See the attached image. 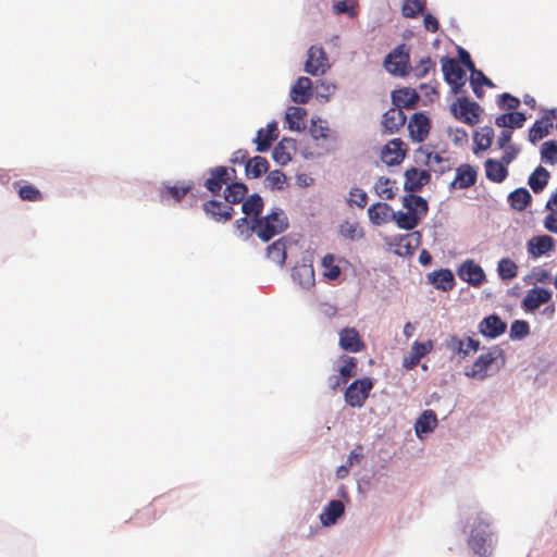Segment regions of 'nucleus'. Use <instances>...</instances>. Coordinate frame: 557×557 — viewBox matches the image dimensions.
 Wrapping results in <instances>:
<instances>
[{"mask_svg":"<svg viewBox=\"0 0 557 557\" xmlns=\"http://www.w3.org/2000/svg\"><path fill=\"white\" fill-rule=\"evenodd\" d=\"M541 159L548 164L557 163V141H545L541 147Z\"/></svg>","mask_w":557,"mask_h":557,"instance_id":"49","label":"nucleus"},{"mask_svg":"<svg viewBox=\"0 0 557 557\" xmlns=\"http://www.w3.org/2000/svg\"><path fill=\"white\" fill-rule=\"evenodd\" d=\"M420 239L421 234L419 232L395 236L393 239L395 252L398 256H411L420 245Z\"/></svg>","mask_w":557,"mask_h":557,"instance_id":"14","label":"nucleus"},{"mask_svg":"<svg viewBox=\"0 0 557 557\" xmlns=\"http://www.w3.org/2000/svg\"><path fill=\"white\" fill-rule=\"evenodd\" d=\"M395 182L386 177H380L374 184V190L381 198L391 200L395 197Z\"/></svg>","mask_w":557,"mask_h":557,"instance_id":"44","label":"nucleus"},{"mask_svg":"<svg viewBox=\"0 0 557 557\" xmlns=\"http://www.w3.org/2000/svg\"><path fill=\"white\" fill-rule=\"evenodd\" d=\"M549 177L550 173L540 165L529 176L528 184L535 194H539L547 186Z\"/></svg>","mask_w":557,"mask_h":557,"instance_id":"33","label":"nucleus"},{"mask_svg":"<svg viewBox=\"0 0 557 557\" xmlns=\"http://www.w3.org/2000/svg\"><path fill=\"white\" fill-rule=\"evenodd\" d=\"M458 276L468 284L479 287L485 280V273L482 267L472 259L466 260L458 269Z\"/></svg>","mask_w":557,"mask_h":557,"instance_id":"11","label":"nucleus"},{"mask_svg":"<svg viewBox=\"0 0 557 557\" xmlns=\"http://www.w3.org/2000/svg\"><path fill=\"white\" fill-rule=\"evenodd\" d=\"M494 137V129L490 126H484L474 133L473 140L475 144L474 152L486 150L491 147Z\"/></svg>","mask_w":557,"mask_h":557,"instance_id":"37","label":"nucleus"},{"mask_svg":"<svg viewBox=\"0 0 557 557\" xmlns=\"http://www.w3.org/2000/svg\"><path fill=\"white\" fill-rule=\"evenodd\" d=\"M549 213L544 219V227L554 234H557V210H548Z\"/></svg>","mask_w":557,"mask_h":557,"instance_id":"62","label":"nucleus"},{"mask_svg":"<svg viewBox=\"0 0 557 557\" xmlns=\"http://www.w3.org/2000/svg\"><path fill=\"white\" fill-rule=\"evenodd\" d=\"M403 205L408 209V212L418 214L420 220L422 216L426 215L429 210L426 200L413 193H410L403 198Z\"/></svg>","mask_w":557,"mask_h":557,"instance_id":"30","label":"nucleus"},{"mask_svg":"<svg viewBox=\"0 0 557 557\" xmlns=\"http://www.w3.org/2000/svg\"><path fill=\"white\" fill-rule=\"evenodd\" d=\"M262 209L263 200L258 194L250 195L242 205V210L247 216L253 215V218H259L258 215L261 213Z\"/></svg>","mask_w":557,"mask_h":557,"instance_id":"42","label":"nucleus"},{"mask_svg":"<svg viewBox=\"0 0 557 557\" xmlns=\"http://www.w3.org/2000/svg\"><path fill=\"white\" fill-rule=\"evenodd\" d=\"M330 67L327 57L321 47L312 46L308 50L305 71L312 76L322 75Z\"/></svg>","mask_w":557,"mask_h":557,"instance_id":"8","label":"nucleus"},{"mask_svg":"<svg viewBox=\"0 0 557 557\" xmlns=\"http://www.w3.org/2000/svg\"><path fill=\"white\" fill-rule=\"evenodd\" d=\"M480 332L490 338H496L506 331V323L496 314L484 318L480 325Z\"/></svg>","mask_w":557,"mask_h":557,"instance_id":"20","label":"nucleus"},{"mask_svg":"<svg viewBox=\"0 0 557 557\" xmlns=\"http://www.w3.org/2000/svg\"><path fill=\"white\" fill-rule=\"evenodd\" d=\"M247 186L243 183H232L227 185L224 191L225 201L231 205L239 203L244 200L247 194Z\"/></svg>","mask_w":557,"mask_h":557,"instance_id":"35","label":"nucleus"},{"mask_svg":"<svg viewBox=\"0 0 557 557\" xmlns=\"http://www.w3.org/2000/svg\"><path fill=\"white\" fill-rule=\"evenodd\" d=\"M519 271L518 264L510 258H502L497 262V274L504 282H509L517 277Z\"/></svg>","mask_w":557,"mask_h":557,"instance_id":"34","label":"nucleus"},{"mask_svg":"<svg viewBox=\"0 0 557 557\" xmlns=\"http://www.w3.org/2000/svg\"><path fill=\"white\" fill-rule=\"evenodd\" d=\"M433 348V343L428 341L425 343L414 342L411 347V352L419 359L423 358Z\"/></svg>","mask_w":557,"mask_h":557,"instance_id":"58","label":"nucleus"},{"mask_svg":"<svg viewBox=\"0 0 557 557\" xmlns=\"http://www.w3.org/2000/svg\"><path fill=\"white\" fill-rule=\"evenodd\" d=\"M442 71L445 81L451 86L454 94H459L466 84V73L457 60L445 58L442 61Z\"/></svg>","mask_w":557,"mask_h":557,"instance_id":"7","label":"nucleus"},{"mask_svg":"<svg viewBox=\"0 0 557 557\" xmlns=\"http://www.w3.org/2000/svg\"><path fill=\"white\" fill-rule=\"evenodd\" d=\"M406 123V115L404 111L396 107L388 109L383 115V127L389 134L396 133Z\"/></svg>","mask_w":557,"mask_h":557,"instance_id":"21","label":"nucleus"},{"mask_svg":"<svg viewBox=\"0 0 557 557\" xmlns=\"http://www.w3.org/2000/svg\"><path fill=\"white\" fill-rule=\"evenodd\" d=\"M470 83H479L480 85H485L493 87L494 84L490 78H487L482 71L475 69L474 72L471 73Z\"/></svg>","mask_w":557,"mask_h":557,"instance_id":"63","label":"nucleus"},{"mask_svg":"<svg viewBox=\"0 0 557 557\" xmlns=\"http://www.w3.org/2000/svg\"><path fill=\"white\" fill-rule=\"evenodd\" d=\"M552 299V292L542 287H534L527 292L522 299L521 307L527 312H533L542 305L549 302Z\"/></svg>","mask_w":557,"mask_h":557,"instance_id":"12","label":"nucleus"},{"mask_svg":"<svg viewBox=\"0 0 557 557\" xmlns=\"http://www.w3.org/2000/svg\"><path fill=\"white\" fill-rule=\"evenodd\" d=\"M288 227V219L280 208L273 209L262 218L251 220V230L263 242H269L274 236L283 233Z\"/></svg>","mask_w":557,"mask_h":557,"instance_id":"1","label":"nucleus"},{"mask_svg":"<svg viewBox=\"0 0 557 557\" xmlns=\"http://www.w3.org/2000/svg\"><path fill=\"white\" fill-rule=\"evenodd\" d=\"M393 219L396 221L397 226L403 230L411 231L419 224V215L411 212L398 211L393 213Z\"/></svg>","mask_w":557,"mask_h":557,"instance_id":"43","label":"nucleus"},{"mask_svg":"<svg viewBox=\"0 0 557 557\" xmlns=\"http://www.w3.org/2000/svg\"><path fill=\"white\" fill-rule=\"evenodd\" d=\"M293 278L302 288H311L315 284L314 270L311 264H300L294 268Z\"/></svg>","mask_w":557,"mask_h":557,"instance_id":"28","label":"nucleus"},{"mask_svg":"<svg viewBox=\"0 0 557 557\" xmlns=\"http://www.w3.org/2000/svg\"><path fill=\"white\" fill-rule=\"evenodd\" d=\"M520 104V101L517 97H513L507 92L500 95L499 106L503 109L507 110H516Z\"/></svg>","mask_w":557,"mask_h":557,"instance_id":"59","label":"nucleus"},{"mask_svg":"<svg viewBox=\"0 0 557 557\" xmlns=\"http://www.w3.org/2000/svg\"><path fill=\"white\" fill-rule=\"evenodd\" d=\"M207 215L216 222H227L232 219L234 209L230 205H224L218 200H208L202 205Z\"/></svg>","mask_w":557,"mask_h":557,"instance_id":"17","label":"nucleus"},{"mask_svg":"<svg viewBox=\"0 0 557 557\" xmlns=\"http://www.w3.org/2000/svg\"><path fill=\"white\" fill-rule=\"evenodd\" d=\"M555 247V240L549 235H540L532 237L528 244L527 249L530 256L539 258L552 251Z\"/></svg>","mask_w":557,"mask_h":557,"instance_id":"19","label":"nucleus"},{"mask_svg":"<svg viewBox=\"0 0 557 557\" xmlns=\"http://www.w3.org/2000/svg\"><path fill=\"white\" fill-rule=\"evenodd\" d=\"M406 152V144L399 138H394L383 147L381 159L388 166L397 165L403 162Z\"/></svg>","mask_w":557,"mask_h":557,"instance_id":"9","label":"nucleus"},{"mask_svg":"<svg viewBox=\"0 0 557 557\" xmlns=\"http://www.w3.org/2000/svg\"><path fill=\"white\" fill-rule=\"evenodd\" d=\"M505 363L504 350L495 346L491 348L486 354L480 355L473 362L471 370L466 374L468 376L483 380L488 375L490 370L495 368L498 370Z\"/></svg>","mask_w":557,"mask_h":557,"instance_id":"2","label":"nucleus"},{"mask_svg":"<svg viewBox=\"0 0 557 557\" xmlns=\"http://www.w3.org/2000/svg\"><path fill=\"white\" fill-rule=\"evenodd\" d=\"M437 425V418L433 410H424L418 418L414 430L418 437H422L423 434L432 432Z\"/></svg>","mask_w":557,"mask_h":557,"instance_id":"31","label":"nucleus"},{"mask_svg":"<svg viewBox=\"0 0 557 557\" xmlns=\"http://www.w3.org/2000/svg\"><path fill=\"white\" fill-rule=\"evenodd\" d=\"M488 527L490 523L479 517L468 540V544L471 549L480 556L487 555L488 552L486 546H491L492 543V532L488 530Z\"/></svg>","mask_w":557,"mask_h":557,"instance_id":"4","label":"nucleus"},{"mask_svg":"<svg viewBox=\"0 0 557 557\" xmlns=\"http://www.w3.org/2000/svg\"><path fill=\"white\" fill-rule=\"evenodd\" d=\"M453 115L470 125L473 126L479 122L480 114L482 112L481 107L473 101H470L467 97L458 98L450 107Z\"/></svg>","mask_w":557,"mask_h":557,"instance_id":"5","label":"nucleus"},{"mask_svg":"<svg viewBox=\"0 0 557 557\" xmlns=\"http://www.w3.org/2000/svg\"><path fill=\"white\" fill-rule=\"evenodd\" d=\"M530 333V326L527 321L516 320L510 326V337L513 339H522Z\"/></svg>","mask_w":557,"mask_h":557,"instance_id":"52","label":"nucleus"},{"mask_svg":"<svg viewBox=\"0 0 557 557\" xmlns=\"http://www.w3.org/2000/svg\"><path fill=\"white\" fill-rule=\"evenodd\" d=\"M486 177L494 183H502L508 175V170L503 161L487 159L485 161Z\"/></svg>","mask_w":557,"mask_h":557,"instance_id":"29","label":"nucleus"},{"mask_svg":"<svg viewBox=\"0 0 557 557\" xmlns=\"http://www.w3.org/2000/svg\"><path fill=\"white\" fill-rule=\"evenodd\" d=\"M392 208L384 202H376L368 209V215L372 223L380 225L387 221Z\"/></svg>","mask_w":557,"mask_h":557,"instance_id":"40","label":"nucleus"},{"mask_svg":"<svg viewBox=\"0 0 557 557\" xmlns=\"http://www.w3.org/2000/svg\"><path fill=\"white\" fill-rule=\"evenodd\" d=\"M273 160L278 164H286L290 161V154L286 151L283 141L278 143L272 152Z\"/></svg>","mask_w":557,"mask_h":557,"instance_id":"57","label":"nucleus"},{"mask_svg":"<svg viewBox=\"0 0 557 557\" xmlns=\"http://www.w3.org/2000/svg\"><path fill=\"white\" fill-rule=\"evenodd\" d=\"M265 181L271 189H282L286 182V175L282 171L275 170L268 174Z\"/></svg>","mask_w":557,"mask_h":557,"instance_id":"56","label":"nucleus"},{"mask_svg":"<svg viewBox=\"0 0 557 557\" xmlns=\"http://www.w3.org/2000/svg\"><path fill=\"white\" fill-rule=\"evenodd\" d=\"M386 70L399 76L409 74V53L405 45L397 46L392 52L387 54L384 61Z\"/></svg>","mask_w":557,"mask_h":557,"instance_id":"6","label":"nucleus"},{"mask_svg":"<svg viewBox=\"0 0 557 557\" xmlns=\"http://www.w3.org/2000/svg\"><path fill=\"white\" fill-rule=\"evenodd\" d=\"M236 171L233 168L216 166L210 170V176L205 181V187L216 195L222 189L223 185L227 184L235 175Z\"/></svg>","mask_w":557,"mask_h":557,"instance_id":"10","label":"nucleus"},{"mask_svg":"<svg viewBox=\"0 0 557 557\" xmlns=\"http://www.w3.org/2000/svg\"><path fill=\"white\" fill-rule=\"evenodd\" d=\"M508 199L513 209L522 211L529 206L532 197L528 189L521 187L510 193Z\"/></svg>","mask_w":557,"mask_h":557,"instance_id":"38","label":"nucleus"},{"mask_svg":"<svg viewBox=\"0 0 557 557\" xmlns=\"http://www.w3.org/2000/svg\"><path fill=\"white\" fill-rule=\"evenodd\" d=\"M277 136L278 129L275 122L269 123L265 128H260L255 139L257 151L264 152L270 149L272 141H274Z\"/></svg>","mask_w":557,"mask_h":557,"instance_id":"22","label":"nucleus"},{"mask_svg":"<svg viewBox=\"0 0 557 557\" xmlns=\"http://www.w3.org/2000/svg\"><path fill=\"white\" fill-rule=\"evenodd\" d=\"M15 186H18L17 194L22 200L33 201V202L42 200L41 191L38 188H36L34 185H30V184L20 185V183H15Z\"/></svg>","mask_w":557,"mask_h":557,"instance_id":"47","label":"nucleus"},{"mask_svg":"<svg viewBox=\"0 0 557 557\" xmlns=\"http://www.w3.org/2000/svg\"><path fill=\"white\" fill-rule=\"evenodd\" d=\"M342 258H336L333 253H326L321 260V267L323 268V276L329 281L337 280L342 270L336 261L341 262Z\"/></svg>","mask_w":557,"mask_h":557,"instance_id":"32","label":"nucleus"},{"mask_svg":"<svg viewBox=\"0 0 557 557\" xmlns=\"http://www.w3.org/2000/svg\"><path fill=\"white\" fill-rule=\"evenodd\" d=\"M307 115L306 109L301 107H290L286 113V121L292 131H300L305 128V116Z\"/></svg>","mask_w":557,"mask_h":557,"instance_id":"36","label":"nucleus"},{"mask_svg":"<svg viewBox=\"0 0 557 557\" xmlns=\"http://www.w3.org/2000/svg\"><path fill=\"white\" fill-rule=\"evenodd\" d=\"M552 127L553 123H548L543 119L535 121V123L529 131V140L535 144L536 141L543 139L546 135H548L549 129Z\"/></svg>","mask_w":557,"mask_h":557,"instance_id":"45","label":"nucleus"},{"mask_svg":"<svg viewBox=\"0 0 557 557\" xmlns=\"http://www.w3.org/2000/svg\"><path fill=\"white\" fill-rule=\"evenodd\" d=\"M431 70L435 71V63L430 57L421 59L413 67L409 66V73L411 72L417 79L426 76Z\"/></svg>","mask_w":557,"mask_h":557,"instance_id":"48","label":"nucleus"},{"mask_svg":"<svg viewBox=\"0 0 557 557\" xmlns=\"http://www.w3.org/2000/svg\"><path fill=\"white\" fill-rule=\"evenodd\" d=\"M191 189L193 183H180L173 186L163 184L160 188V198L162 201L172 198L180 202Z\"/></svg>","mask_w":557,"mask_h":557,"instance_id":"26","label":"nucleus"},{"mask_svg":"<svg viewBox=\"0 0 557 557\" xmlns=\"http://www.w3.org/2000/svg\"><path fill=\"white\" fill-rule=\"evenodd\" d=\"M310 133L314 139H326L330 137L331 129L322 120L313 121Z\"/></svg>","mask_w":557,"mask_h":557,"instance_id":"54","label":"nucleus"},{"mask_svg":"<svg viewBox=\"0 0 557 557\" xmlns=\"http://www.w3.org/2000/svg\"><path fill=\"white\" fill-rule=\"evenodd\" d=\"M478 172L474 166L463 163L456 169L455 180L451 182L450 187L455 189H466L476 183Z\"/></svg>","mask_w":557,"mask_h":557,"instance_id":"15","label":"nucleus"},{"mask_svg":"<svg viewBox=\"0 0 557 557\" xmlns=\"http://www.w3.org/2000/svg\"><path fill=\"white\" fill-rule=\"evenodd\" d=\"M431 284L443 292L451 290L455 287L454 274L449 269H441L428 275Z\"/></svg>","mask_w":557,"mask_h":557,"instance_id":"25","label":"nucleus"},{"mask_svg":"<svg viewBox=\"0 0 557 557\" xmlns=\"http://www.w3.org/2000/svg\"><path fill=\"white\" fill-rule=\"evenodd\" d=\"M312 82L309 77L301 76L297 79L290 90V98L294 102L305 104L311 97Z\"/></svg>","mask_w":557,"mask_h":557,"instance_id":"23","label":"nucleus"},{"mask_svg":"<svg viewBox=\"0 0 557 557\" xmlns=\"http://www.w3.org/2000/svg\"><path fill=\"white\" fill-rule=\"evenodd\" d=\"M345 507L341 500H331L320 515V521L324 527L336 523L337 519L344 515Z\"/></svg>","mask_w":557,"mask_h":557,"instance_id":"27","label":"nucleus"},{"mask_svg":"<svg viewBox=\"0 0 557 557\" xmlns=\"http://www.w3.org/2000/svg\"><path fill=\"white\" fill-rule=\"evenodd\" d=\"M531 277L534 280V283H547L552 278L550 273L542 267L533 268Z\"/></svg>","mask_w":557,"mask_h":557,"instance_id":"60","label":"nucleus"},{"mask_svg":"<svg viewBox=\"0 0 557 557\" xmlns=\"http://www.w3.org/2000/svg\"><path fill=\"white\" fill-rule=\"evenodd\" d=\"M405 190L409 193L419 191L425 184L429 183L431 175L425 170H418L416 168L408 169L405 172Z\"/></svg>","mask_w":557,"mask_h":557,"instance_id":"18","label":"nucleus"},{"mask_svg":"<svg viewBox=\"0 0 557 557\" xmlns=\"http://www.w3.org/2000/svg\"><path fill=\"white\" fill-rule=\"evenodd\" d=\"M267 257L274 263L283 265L286 260V246L283 239H277L267 248Z\"/></svg>","mask_w":557,"mask_h":557,"instance_id":"41","label":"nucleus"},{"mask_svg":"<svg viewBox=\"0 0 557 557\" xmlns=\"http://www.w3.org/2000/svg\"><path fill=\"white\" fill-rule=\"evenodd\" d=\"M392 100L401 110L404 108L413 109L419 100V95L413 88H401L393 91Z\"/></svg>","mask_w":557,"mask_h":557,"instance_id":"24","label":"nucleus"},{"mask_svg":"<svg viewBox=\"0 0 557 557\" xmlns=\"http://www.w3.org/2000/svg\"><path fill=\"white\" fill-rule=\"evenodd\" d=\"M446 348L453 354L466 358L469 355V349L465 342L456 335H451L446 339Z\"/></svg>","mask_w":557,"mask_h":557,"instance_id":"50","label":"nucleus"},{"mask_svg":"<svg viewBox=\"0 0 557 557\" xmlns=\"http://www.w3.org/2000/svg\"><path fill=\"white\" fill-rule=\"evenodd\" d=\"M423 24L425 29L431 33H436L440 28L437 18L430 13L424 16Z\"/></svg>","mask_w":557,"mask_h":557,"instance_id":"64","label":"nucleus"},{"mask_svg":"<svg viewBox=\"0 0 557 557\" xmlns=\"http://www.w3.org/2000/svg\"><path fill=\"white\" fill-rule=\"evenodd\" d=\"M348 203L350 206L356 205L357 207L363 209L368 203V195L364 190L354 187L349 191Z\"/></svg>","mask_w":557,"mask_h":557,"instance_id":"55","label":"nucleus"},{"mask_svg":"<svg viewBox=\"0 0 557 557\" xmlns=\"http://www.w3.org/2000/svg\"><path fill=\"white\" fill-rule=\"evenodd\" d=\"M339 346L348 352H359L364 348V343L355 327H344L339 332Z\"/></svg>","mask_w":557,"mask_h":557,"instance_id":"16","label":"nucleus"},{"mask_svg":"<svg viewBox=\"0 0 557 557\" xmlns=\"http://www.w3.org/2000/svg\"><path fill=\"white\" fill-rule=\"evenodd\" d=\"M425 164L429 168L437 165L438 168L434 169V171H438L440 173H444L446 170H448V159L444 158L441 153L437 152H426Z\"/></svg>","mask_w":557,"mask_h":557,"instance_id":"51","label":"nucleus"},{"mask_svg":"<svg viewBox=\"0 0 557 557\" xmlns=\"http://www.w3.org/2000/svg\"><path fill=\"white\" fill-rule=\"evenodd\" d=\"M423 9L424 4L420 0H405L401 11L406 17H416Z\"/></svg>","mask_w":557,"mask_h":557,"instance_id":"53","label":"nucleus"},{"mask_svg":"<svg viewBox=\"0 0 557 557\" xmlns=\"http://www.w3.org/2000/svg\"><path fill=\"white\" fill-rule=\"evenodd\" d=\"M342 366L338 369V374L341 377H343L346 382L349 381L350 377L356 375V370L358 366V360L355 357H350L347 355H343L341 357Z\"/></svg>","mask_w":557,"mask_h":557,"instance_id":"46","label":"nucleus"},{"mask_svg":"<svg viewBox=\"0 0 557 557\" xmlns=\"http://www.w3.org/2000/svg\"><path fill=\"white\" fill-rule=\"evenodd\" d=\"M510 120H508V128H520L523 126L527 117L522 112H509L507 113Z\"/></svg>","mask_w":557,"mask_h":557,"instance_id":"61","label":"nucleus"},{"mask_svg":"<svg viewBox=\"0 0 557 557\" xmlns=\"http://www.w3.org/2000/svg\"><path fill=\"white\" fill-rule=\"evenodd\" d=\"M269 169V162L265 158L257 156L249 159L246 164V174L257 178L265 173Z\"/></svg>","mask_w":557,"mask_h":557,"instance_id":"39","label":"nucleus"},{"mask_svg":"<svg viewBox=\"0 0 557 557\" xmlns=\"http://www.w3.org/2000/svg\"><path fill=\"white\" fill-rule=\"evenodd\" d=\"M431 124L430 120L423 113H414L408 124L410 137L413 141H423L430 133Z\"/></svg>","mask_w":557,"mask_h":557,"instance_id":"13","label":"nucleus"},{"mask_svg":"<svg viewBox=\"0 0 557 557\" xmlns=\"http://www.w3.org/2000/svg\"><path fill=\"white\" fill-rule=\"evenodd\" d=\"M373 388V381L366 376L351 382L344 393L345 401L352 408H360L364 405Z\"/></svg>","mask_w":557,"mask_h":557,"instance_id":"3","label":"nucleus"}]
</instances>
